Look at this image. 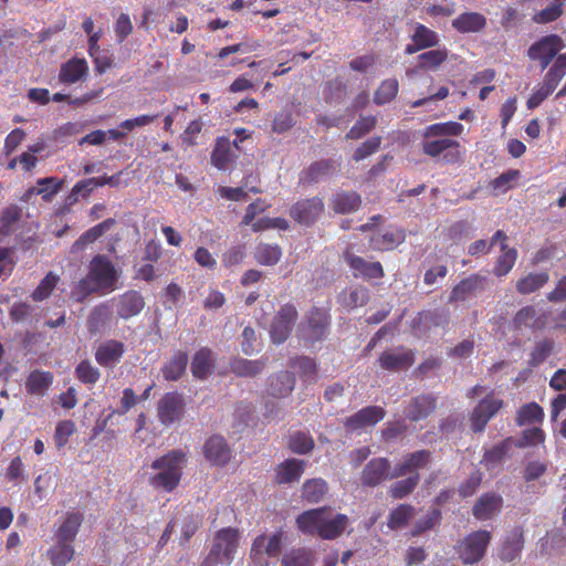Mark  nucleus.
I'll return each mask as SVG.
<instances>
[{
	"instance_id": "20e7f679",
	"label": "nucleus",
	"mask_w": 566,
	"mask_h": 566,
	"mask_svg": "<svg viewBox=\"0 0 566 566\" xmlns=\"http://www.w3.org/2000/svg\"><path fill=\"white\" fill-rule=\"evenodd\" d=\"M187 464V453L181 449H174L157 458L151 469L158 472L150 476L149 483L156 490L172 492L180 483L184 469Z\"/></svg>"
},
{
	"instance_id": "6e6d98bb",
	"label": "nucleus",
	"mask_w": 566,
	"mask_h": 566,
	"mask_svg": "<svg viewBox=\"0 0 566 566\" xmlns=\"http://www.w3.org/2000/svg\"><path fill=\"white\" fill-rule=\"evenodd\" d=\"M22 217V209L17 205L6 207L0 213V226L3 230V235H9L13 232L15 224Z\"/></svg>"
},
{
	"instance_id": "7ed1b4c3",
	"label": "nucleus",
	"mask_w": 566,
	"mask_h": 566,
	"mask_svg": "<svg viewBox=\"0 0 566 566\" xmlns=\"http://www.w3.org/2000/svg\"><path fill=\"white\" fill-rule=\"evenodd\" d=\"M118 276L119 274L108 256L95 255L90 262L88 273L80 280L75 287L76 300L83 301L93 293L114 291Z\"/></svg>"
},
{
	"instance_id": "7c9ffc66",
	"label": "nucleus",
	"mask_w": 566,
	"mask_h": 566,
	"mask_svg": "<svg viewBox=\"0 0 566 566\" xmlns=\"http://www.w3.org/2000/svg\"><path fill=\"white\" fill-rule=\"evenodd\" d=\"M405 239L406 233L403 229L389 228L374 233L370 237V247L376 251H389L402 243Z\"/></svg>"
},
{
	"instance_id": "f8f14e48",
	"label": "nucleus",
	"mask_w": 566,
	"mask_h": 566,
	"mask_svg": "<svg viewBox=\"0 0 566 566\" xmlns=\"http://www.w3.org/2000/svg\"><path fill=\"white\" fill-rule=\"evenodd\" d=\"M324 207L319 197L302 199L291 207L290 216L295 222L308 227L323 213Z\"/></svg>"
},
{
	"instance_id": "5701e85b",
	"label": "nucleus",
	"mask_w": 566,
	"mask_h": 566,
	"mask_svg": "<svg viewBox=\"0 0 566 566\" xmlns=\"http://www.w3.org/2000/svg\"><path fill=\"white\" fill-rule=\"evenodd\" d=\"M338 169V164L333 159L314 161L300 175V184L313 185L333 176Z\"/></svg>"
},
{
	"instance_id": "2f4dec72",
	"label": "nucleus",
	"mask_w": 566,
	"mask_h": 566,
	"mask_svg": "<svg viewBox=\"0 0 566 566\" xmlns=\"http://www.w3.org/2000/svg\"><path fill=\"white\" fill-rule=\"evenodd\" d=\"M83 523V515L77 512H71L65 515V518L57 526L54 532V538L59 541V543H71L73 544L80 527Z\"/></svg>"
},
{
	"instance_id": "9b49d317",
	"label": "nucleus",
	"mask_w": 566,
	"mask_h": 566,
	"mask_svg": "<svg viewBox=\"0 0 566 566\" xmlns=\"http://www.w3.org/2000/svg\"><path fill=\"white\" fill-rule=\"evenodd\" d=\"M297 317L298 313L294 305L284 304L281 306L270 327L272 342L275 344L284 343L289 338Z\"/></svg>"
},
{
	"instance_id": "a18cd8bd",
	"label": "nucleus",
	"mask_w": 566,
	"mask_h": 566,
	"mask_svg": "<svg viewBox=\"0 0 566 566\" xmlns=\"http://www.w3.org/2000/svg\"><path fill=\"white\" fill-rule=\"evenodd\" d=\"M74 554L73 544L67 542L59 543L57 539H55V544L46 553L52 566H65L72 560Z\"/></svg>"
},
{
	"instance_id": "4468645a",
	"label": "nucleus",
	"mask_w": 566,
	"mask_h": 566,
	"mask_svg": "<svg viewBox=\"0 0 566 566\" xmlns=\"http://www.w3.org/2000/svg\"><path fill=\"white\" fill-rule=\"evenodd\" d=\"M431 451L422 449L407 453L402 461L395 465L389 480L405 476L406 474L419 473L418 471L428 467L431 461Z\"/></svg>"
},
{
	"instance_id": "e2e57ef3",
	"label": "nucleus",
	"mask_w": 566,
	"mask_h": 566,
	"mask_svg": "<svg viewBox=\"0 0 566 566\" xmlns=\"http://www.w3.org/2000/svg\"><path fill=\"white\" fill-rule=\"evenodd\" d=\"M553 352V342L544 339L537 342L530 354L528 365L537 367L544 363Z\"/></svg>"
},
{
	"instance_id": "393cba45",
	"label": "nucleus",
	"mask_w": 566,
	"mask_h": 566,
	"mask_svg": "<svg viewBox=\"0 0 566 566\" xmlns=\"http://www.w3.org/2000/svg\"><path fill=\"white\" fill-rule=\"evenodd\" d=\"M448 56L449 50L447 48L424 51L417 56V66L408 69L406 74L412 77L419 71H437L448 60Z\"/></svg>"
},
{
	"instance_id": "39448f33",
	"label": "nucleus",
	"mask_w": 566,
	"mask_h": 566,
	"mask_svg": "<svg viewBox=\"0 0 566 566\" xmlns=\"http://www.w3.org/2000/svg\"><path fill=\"white\" fill-rule=\"evenodd\" d=\"M239 534L233 528L220 530L213 539V545L209 554L205 557L201 566H223L229 565L233 559V554L238 548Z\"/></svg>"
},
{
	"instance_id": "864d4df0",
	"label": "nucleus",
	"mask_w": 566,
	"mask_h": 566,
	"mask_svg": "<svg viewBox=\"0 0 566 566\" xmlns=\"http://www.w3.org/2000/svg\"><path fill=\"white\" fill-rule=\"evenodd\" d=\"M287 446L293 453L307 454L314 449L315 442L310 433L296 431L290 436Z\"/></svg>"
},
{
	"instance_id": "052dcab7",
	"label": "nucleus",
	"mask_w": 566,
	"mask_h": 566,
	"mask_svg": "<svg viewBox=\"0 0 566 566\" xmlns=\"http://www.w3.org/2000/svg\"><path fill=\"white\" fill-rule=\"evenodd\" d=\"M59 282V276L53 272H49L39 283L36 289L32 292L31 297L35 302H41L48 298Z\"/></svg>"
},
{
	"instance_id": "6e6552de",
	"label": "nucleus",
	"mask_w": 566,
	"mask_h": 566,
	"mask_svg": "<svg viewBox=\"0 0 566 566\" xmlns=\"http://www.w3.org/2000/svg\"><path fill=\"white\" fill-rule=\"evenodd\" d=\"M491 538V533L483 530L467 535L457 547L460 559L464 564L478 563L484 556Z\"/></svg>"
},
{
	"instance_id": "4be33fe9",
	"label": "nucleus",
	"mask_w": 566,
	"mask_h": 566,
	"mask_svg": "<svg viewBox=\"0 0 566 566\" xmlns=\"http://www.w3.org/2000/svg\"><path fill=\"white\" fill-rule=\"evenodd\" d=\"M411 42L405 48L406 54H415L419 51L434 48L439 44V34L421 23L415 24L413 33L410 35Z\"/></svg>"
},
{
	"instance_id": "72a5a7b5",
	"label": "nucleus",
	"mask_w": 566,
	"mask_h": 566,
	"mask_svg": "<svg viewBox=\"0 0 566 566\" xmlns=\"http://www.w3.org/2000/svg\"><path fill=\"white\" fill-rule=\"evenodd\" d=\"M88 66L84 59L73 57L60 67L59 81L63 84H74L87 75Z\"/></svg>"
},
{
	"instance_id": "69168bd1",
	"label": "nucleus",
	"mask_w": 566,
	"mask_h": 566,
	"mask_svg": "<svg viewBox=\"0 0 566 566\" xmlns=\"http://www.w3.org/2000/svg\"><path fill=\"white\" fill-rule=\"evenodd\" d=\"M368 290L364 286H356L352 289L348 293L344 294L343 304L346 307L355 308L366 305L368 303Z\"/></svg>"
},
{
	"instance_id": "680f3d73",
	"label": "nucleus",
	"mask_w": 566,
	"mask_h": 566,
	"mask_svg": "<svg viewBox=\"0 0 566 566\" xmlns=\"http://www.w3.org/2000/svg\"><path fill=\"white\" fill-rule=\"evenodd\" d=\"M375 116H361L355 125L346 133V139H359L367 135L376 126Z\"/></svg>"
},
{
	"instance_id": "774afa93",
	"label": "nucleus",
	"mask_w": 566,
	"mask_h": 566,
	"mask_svg": "<svg viewBox=\"0 0 566 566\" xmlns=\"http://www.w3.org/2000/svg\"><path fill=\"white\" fill-rule=\"evenodd\" d=\"M311 554L305 549H293L286 553L282 559V566H310Z\"/></svg>"
},
{
	"instance_id": "4c0bfd02",
	"label": "nucleus",
	"mask_w": 566,
	"mask_h": 566,
	"mask_svg": "<svg viewBox=\"0 0 566 566\" xmlns=\"http://www.w3.org/2000/svg\"><path fill=\"white\" fill-rule=\"evenodd\" d=\"M116 223V220L113 218L105 219L101 223L90 228L84 233L80 235V238L73 243L72 251L78 252L84 250L88 244L95 242L99 239L105 232L111 230Z\"/></svg>"
},
{
	"instance_id": "a878e982",
	"label": "nucleus",
	"mask_w": 566,
	"mask_h": 566,
	"mask_svg": "<svg viewBox=\"0 0 566 566\" xmlns=\"http://www.w3.org/2000/svg\"><path fill=\"white\" fill-rule=\"evenodd\" d=\"M113 301L117 308V315L124 319L138 315L145 306L143 295L134 290L125 292Z\"/></svg>"
},
{
	"instance_id": "aec40b11",
	"label": "nucleus",
	"mask_w": 566,
	"mask_h": 566,
	"mask_svg": "<svg viewBox=\"0 0 566 566\" xmlns=\"http://www.w3.org/2000/svg\"><path fill=\"white\" fill-rule=\"evenodd\" d=\"M344 260L349 265L355 277H363L365 280L381 279L384 277V269L380 262H368L364 258L355 255L346 251Z\"/></svg>"
},
{
	"instance_id": "9d476101",
	"label": "nucleus",
	"mask_w": 566,
	"mask_h": 566,
	"mask_svg": "<svg viewBox=\"0 0 566 566\" xmlns=\"http://www.w3.org/2000/svg\"><path fill=\"white\" fill-rule=\"evenodd\" d=\"M237 138L231 142L228 137H219L211 154V163L218 169H227L228 166L237 158L239 143H243L248 138L245 128L235 129Z\"/></svg>"
},
{
	"instance_id": "f3484780",
	"label": "nucleus",
	"mask_w": 566,
	"mask_h": 566,
	"mask_svg": "<svg viewBox=\"0 0 566 566\" xmlns=\"http://www.w3.org/2000/svg\"><path fill=\"white\" fill-rule=\"evenodd\" d=\"M546 326V315L533 305L523 306L512 318L514 331H541Z\"/></svg>"
},
{
	"instance_id": "c85d7f7f",
	"label": "nucleus",
	"mask_w": 566,
	"mask_h": 566,
	"mask_svg": "<svg viewBox=\"0 0 566 566\" xmlns=\"http://www.w3.org/2000/svg\"><path fill=\"white\" fill-rule=\"evenodd\" d=\"M437 407V398L430 394L413 397L406 408V417L410 421H420L428 418Z\"/></svg>"
},
{
	"instance_id": "e433bc0d",
	"label": "nucleus",
	"mask_w": 566,
	"mask_h": 566,
	"mask_svg": "<svg viewBox=\"0 0 566 566\" xmlns=\"http://www.w3.org/2000/svg\"><path fill=\"white\" fill-rule=\"evenodd\" d=\"M486 27V18L479 12H464L452 20V28L460 33H478Z\"/></svg>"
},
{
	"instance_id": "ddd939ff",
	"label": "nucleus",
	"mask_w": 566,
	"mask_h": 566,
	"mask_svg": "<svg viewBox=\"0 0 566 566\" xmlns=\"http://www.w3.org/2000/svg\"><path fill=\"white\" fill-rule=\"evenodd\" d=\"M415 361V352L402 346L384 350L378 358V364L381 369L394 373L408 369Z\"/></svg>"
},
{
	"instance_id": "f03ea898",
	"label": "nucleus",
	"mask_w": 566,
	"mask_h": 566,
	"mask_svg": "<svg viewBox=\"0 0 566 566\" xmlns=\"http://www.w3.org/2000/svg\"><path fill=\"white\" fill-rule=\"evenodd\" d=\"M331 507L322 506L304 511L296 517L297 528L306 535H317L323 539L339 537L348 525L345 514H336L329 518Z\"/></svg>"
},
{
	"instance_id": "473e14b6",
	"label": "nucleus",
	"mask_w": 566,
	"mask_h": 566,
	"mask_svg": "<svg viewBox=\"0 0 566 566\" xmlns=\"http://www.w3.org/2000/svg\"><path fill=\"white\" fill-rule=\"evenodd\" d=\"M282 548V532H276L266 537L261 535L253 541L250 548L251 555H261L265 553L268 557L276 559Z\"/></svg>"
},
{
	"instance_id": "2eb2a0df",
	"label": "nucleus",
	"mask_w": 566,
	"mask_h": 566,
	"mask_svg": "<svg viewBox=\"0 0 566 566\" xmlns=\"http://www.w3.org/2000/svg\"><path fill=\"white\" fill-rule=\"evenodd\" d=\"M185 401L180 394L167 392L158 401V419L164 426H170L184 415Z\"/></svg>"
},
{
	"instance_id": "412c9836",
	"label": "nucleus",
	"mask_w": 566,
	"mask_h": 566,
	"mask_svg": "<svg viewBox=\"0 0 566 566\" xmlns=\"http://www.w3.org/2000/svg\"><path fill=\"white\" fill-rule=\"evenodd\" d=\"M390 462L387 458H374L363 469L360 482L364 486L375 488L389 479Z\"/></svg>"
},
{
	"instance_id": "1a4fd4ad",
	"label": "nucleus",
	"mask_w": 566,
	"mask_h": 566,
	"mask_svg": "<svg viewBox=\"0 0 566 566\" xmlns=\"http://www.w3.org/2000/svg\"><path fill=\"white\" fill-rule=\"evenodd\" d=\"M329 323L331 318L326 310L313 307L300 326L301 336L310 343L319 342L325 338Z\"/></svg>"
},
{
	"instance_id": "bb28decb",
	"label": "nucleus",
	"mask_w": 566,
	"mask_h": 566,
	"mask_svg": "<svg viewBox=\"0 0 566 566\" xmlns=\"http://www.w3.org/2000/svg\"><path fill=\"white\" fill-rule=\"evenodd\" d=\"M216 354L208 347L198 349L191 359L190 369L196 379L206 380L214 370Z\"/></svg>"
},
{
	"instance_id": "37998d69",
	"label": "nucleus",
	"mask_w": 566,
	"mask_h": 566,
	"mask_svg": "<svg viewBox=\"0 0 566 566\" xmlns=\"http://www.w3.org/2000/svg\"><path fill=\"white\" fill-rule=\"evenodd\" d=\"M549 281V274L544 271L539 273H527L517 280L516 292L521 295H528L539 291Z\"/></svg>"
},
{
	"instance_id": "f704fd0d",
	"label": "nucleus",
	"mask_w": 566,
	"mask_h": 566,
	"mask_svg": "<svg viewBox=\"0 0 566 566\" xmlns=\"http://www.w3.org/2000/svg\"><path fill=\"white\" fill-rule=\"evenodd\" d=\"M304 460L287 459L277 465L275 482L277 484H289L298 481L304 473Z\"/></svg>"
},
{
	"instance_id": "c9c22d12",
	"label": "nucleus",
	"mask_w": 566,
	"mask_h": 566,
	"mask_svg": "<svg viewBox=\"0 0 566 566\" xmlns=\"http://www.w3.org/2000/svg\"><path fill=\"white\" fill-rule=\"evenodd\" d=\"M361 198L356 191H338L331 198V208L335 213L347 214L359 209Z\"/></svg>"
},
{
	"instance_id": "6ab92c4d",
	"label": "nucleus",
	"mask_w": 566,
	"mask_h": 566,
	"mask_svg": "<svg viewBox=\"0 0 566 566\" xmlns=\"http://www.w3.org/2000/svg\"><path fill=\"white\" fill-rule=\"evenodd\" d=\"M206 460L217 467L226 465L231 459V449L222 436L208 438L202 448Z\"/></svg>"
},
{
	"instance_id": "3c124183",
	"label": "nucleus",
	"mask_w": 566,
	"mask_h": 566,
	"mask_svg": "<svg viewBox=\"0 0 566 566\" xmlns=\"http://www.w3.org/2000/svg\"><path fill=\"white\" fill-rule=\"evenodd\" d=\"M112 318V308L107 303L94 307L87 319V327L91 333H96Z\"/></svg>"
},
{
	"instance_id": "13d9d810",
	"label": "nucleus",
	"mask_w": 566,
	"mask_h": 566,
	"mask_svg": "<svg viewBox=\"0 0 566 566\" xmlns=\"http://www.w3.org/2000/svg\"><path fill=\"white\" fill-rule=\"evenodd\" d=\"M566 75V53H560L544 75V80L554 85L556 88Z\"/></svg>"
},
{
	"instance_id": "423d86ee",
	"label": "nucleus",
	"mask_w": 566,
	"mask_h": 566,
	"mask_svg": "<svg viewBox=\"0 0 566 566\" xmlns=\"http://www.w3.org/2000/svg\"><path fill=\"white\" fill-rule=\"evenodd\" d=\"M504 406L505 401L496 395L494 390L489 391L481 400H479L469 415V422L472 432H483L488 423L504 408Z\"/></svg>"
},
{
	"instance_id": "338daca9",
	"label": "nucleus",
	"mask_w": 566,
	"mask_h": 566,
	"mask_svg": "<svg viewBox=\"0 0 566 566\" xmlns=\"http://www.w3.org/2000/svg\"><path fill=\"white\" fill-rule=\"evenodd\" d=\"M347 93V86L344 82H342L338 78H335L333 81H329L326 84L325 91H324V97L325 101L329 104L332 103H339L343 101Z\"/></svg>"
},
{
	"instance_id": "a19ab883",
	"label": "nucleus",
	"mask_w": 566,
	"mask_h": 566,
	"mask_svg": "<svg viewBox=\"0 0 566 566\" xmlns=\"http://www.w3.org/2000/svg\"><path fill=\"white\" fill-rule=\"evenodd\" d=\"M328 492V484L322 478L306 480L302 485V500L310 504L319 503Z\"/></svg>"
},
{
	"instance_id": "dca6fc26",
	"label": "nucleus",
	"mask_w": 566,
	"mask_h": 566,
	"mask_svg": "<svg viewBox=\"0 0 566 566\" xmlns=\"http://www.w3.org/2000/svg\"><path fill=\"white\" fill-rule=\"evenodd\" d=\"M386 416V411L379 406H368L353 416L348 417L344 421V427L349 432H355L366 427H373L381 421Z\"/></svg>"
},
{
	"instance_id": "ea45409f",
	"label": "nucleus",
	"mask_w": 566,
	"mask_h": 566,
	"mask_svg": "<svg viewBox=\"0 0 566 566\" xmlns=\"http://www.w3.org/2000/svg\"><path fill=\"white\" fill-rule=\"evenodd\" d=\"M188 365V355L186 352L178 350L161 367V374L165 380L176 381L185 374Z\"/></svg>"
},
{
	"instance_id": "bf43d9fd",
	"label": "nucleus",
	"mask_w": 566,
	"mask_h": 566,
	"mask_svg": "<svg viewBox=\"0 0 566 566\" xmlns=\"http://www.w3.org/2000/svg\"><path fill=\"white\" fill-rule=\"evenodd\" d=\"M513 439L511 437L504 439L500 443L493 446L489 450H485L483 454V461L486 464H495L501 462L512 448Z\"/></svg>"
},
{
	"instance_id": "79ce46f5",
	"label": "nucleus",
	"mask_w": 566,
	"mask_h": 566,
	"mask_svg": "<svg viewBox=\"0 0 566 566\" xmlns=\"http://www.w3.org/2000/svg\"><path fill=\"white\" fill-rule=\"evenodd\" d=\"M545 413L544 409L537 402H528L522 405L515 413V423L518 427L542 423Z\"/></svg>"
},
{
	"instance_id": "f257e3e1",
	"label": "nucleus",
	"mask_w": 566,
	"mask_h": 566,
	"mask_svg": "<svg viewBox=\"0 0 566 566\" xmlns=\"http://www.w3.org/2000/svg\"><path fill=\"white\" fill-rule=\"evenodd\" d=\"M463 125L458 122L437 123L424 127L420 143L423 154L439 158L444 164H459L463 159L461 144L452 137L460 136Z\"/></svg>"
},
{
	"instance_id": "09e8293b",
	"label": "nucleus",
	"mask_w": 566,
	"mask_h": 566,
	"mask_svg": "<svg viewBox=\"0 0 566 566\" xmlns=\"http://www.w3.org/2000/svg\"><path fill=\"white\" fill-rule=\"evenodd\" d=\"M420 474L415 473L406 479L398 480L389 488V495L395 500H401L410 495L418 486Z\"/></svg>"
},
{
	"instance_id": "de8ad7c7",
	"label": "nucleus",
	"mask_w": 566,
	"mask_h": 566,
	"mask_svg": "<svg viewBox=\"0 0 566 566\" xmlns=\"http://www.w3.org/2000/svg\"><path fill=\"white\" fill-rule=\"evenodd\" d=\"M415 515V507L410 504H399L388 515L387 526L390 530L405 527Z\"/></svg>"
},
{
	"instance_id": "cd10ccee",
	"label": "nucleus",
	"mask_w": 566,
	"mask_h": 566,
	"mask_svg": "<svg viewBox=\"0 0 566 566\" xmlns=\"http://www.w3.org/2000/svg\"><path fill=\"white\" fill-rule=\"evenodd\" d=\"M524 547V531L521 526L511 530L504 537L499 548V557L503 562H513L516 559Z\"/></svg>"
},
{
	"instance_id": "a211bd4d",
	"label": "nucleus",
	"mask_w": 566,
	"mask_h": 566,
	"mask_svg": "<svg viewBox=\"0 0 566 566\" xmlns=\"http://www.w3.org/2000/svg\"><path fill=\"white\" fill-rule=\"evenodd\" d=\"M125 352L126 347L123 342L108 339L97 346L94 357L99 366L113 369L117 364L120 363Z\"/></svg>"
},
{
	"instance_id": "0e129e2a",
	"label": "nucleus",
	"mask_w": 566,
	"mask_h": 566,
	"mask_svg": "<svg viewBox=\"0 0 566 566\" xmlns=\"http://www.w3.org/2000/svg\"><path fill=\"white\" fill-rule=\"evenodd\" d=\"M441 521V512L439 509H432L427 516L416 522L410 534L419 536L420 534L432 530Z\"/></svg>"
},
{
	"instance_id": "c756f323",
	"label": "nucleus",
	"mask_w": 566,
	"mask_h": 566,
	"mask_svg": "<svg viewBox=\"0 0 566 566\" xmlns=\"http://www.w3.org/2000/svg\"><path fill=\"white\" fill-rule=\"evenodd\" d=\"M486 277L481 274H471L453 286L449 303L465 301L471 294L485 289Z\"/></svg>"
},
{
	"instance_id": "5fc2aeb1",
	"label": "nucleus",
	"mask_w": 566,
	"mask_h": 566,
	"mask_svg": "<svg viewBox=\"0 0 566 566\" xmlns=\"http://www.w3.org/2000/svg\"><path fill=\"white\" fill-rule=\"evenodd\" d=\"M282 251L276 244L261 243L255 248L254 258L263 265H274L281 259Z\"/></svg>"
},
{
	"instance_id": "0eeeda50",
	"label": "nucleus",
	"mask_w": 566,
	"mask_h": 566,
	"mask_svg": "<svg viewBox=\"0 0 566 566\" xmlns=\"http://www.w3.org/2000/svg\"><path fill=\"white\" fill-rule=\"evenodd\" d=\"M565 48L563 39L557 34H548L535 41L527 50V56L539 63L544 71L559 55Z\"/></svg>"
},
{
	"instance_id": "c03bdc74",
	"label": "nucleus",
	"mask_w": 566,
	"mask_h": 566,
	"mask_svg": "<svg viewBox=\"0 0 566 566\" xmlns=\"http://www.w3.org/2000/svg\"><path fill=\"white\" fill-rule=\"evenodd\" d=\"M53 374L46 370H33L25 381V389L31 395L43 396L53 382Z\"/></svg>"
},
{
	"instance_id": "8fccbe9b",
	"label": "nucleus",
	"mask_w": 566,
	"mask_h": 566,
	"mask_svg": "<svg viewBox=\"0 0 566 566\" xmlns=\"http://www.w3.org/2000/svg\"><path fill=\"white\" fill-rule=\"evenodd\" d=\"M399 91L397 78L384 80L374 93V103L385 105L396 98Z\"/></svg>"
},
{
	"instance_id": "49530a36",
	"label": "nucleus",
	"mask_w": 566,
	"mask_h": 566,
	"mask_svg": "<svg viewBox=\"0 0 566 566\" xmlns=\"http://www.w3.org/2000/svg\"><path fill=\"white\" fill-rule=\"evenodd\" d=\"M517 259V251L514 248H509L506 243L501 244V254L497 258L493 273L497 277L505 276L513 269Z\"/></svg>"
},
{
	"instance_id": "603ef678",
	"label": "nucleus",
	"mask_w": 566,
	"mask_h": 566,
	"mask_svg": "<svg viewBox=\"0 0 566 566\" xmlns=\"http://www.w3.org/2000/svg\"><path fill=\"white\" fill-rule=\"evenodd\" d=\"M75 378L87 386H94L101 377V373L88 359L81 360L74 370Z\"/></svg>"
},
{
	"instance_id": "b1692460",
	"label": "nucleus",
	"mask_w": 566,
	"mask_h": 566,
	"mask_svg": "<svg viewBox=\"0 0 566 566\" xmlns=\"http://www.w3.org/2000/svg\"><path fill=\"white\" fill-rule=\"evenodd\" d=\"M503 506V499L495 492L483 493L472 507V515L478 521H488L494 517Z\"/></svg>"
},
{
	"instance_id": "4d7b16f0",
	"label": "nucleus",
	"mask_w": 566,
	"mask_h": 566,
	"mask_svg": "<svg viewBox=\"0 0 566 566\" xmlns=\"http://www.w3.org/2000/svg\"><path fill=\"white\" fill-rule=\"evenodd\" d=\"M64 181L56 177H45L36 180L38 195L46 202L52 201L54 195H56L63 187Z\"/></svg>"
},
{
	"instance_id": "58836bf2",
	"label": "nucleus",
	"mask_w": 566,
	"mask_h": 566,
	"mask_svg": "<svg viewBox=\"0 0 566 566\" xmlns=\"http://www.w3.org/2000/svg\"><path fill=\"white\" fill-rule=\"evenodd\" d=\"M295 386V376L291 371H280L270 378L268 392L269 395L283 398L289 396Z\"/></svg>"
}]
</instances>
